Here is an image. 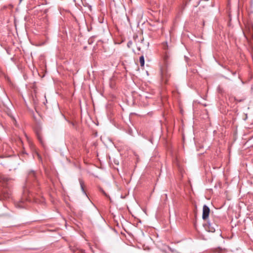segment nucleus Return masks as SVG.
I'll return each instance as SVG.
<instances>
[{
	"label": "nucleus",
	"mask_w": 253,
	"mask_h": 253,
	"mask_svg": "<svg viewBox=\"0 0 253 253\" xmlns=\"http://www.w3.org/2000/svg\"><path fill=\"white\" fill-rule=\"evenodd\" d=\"M218 219L215 217L209 219L206 225V229L209 232H214L216 229L218 228Z\"/></svg>",
	"instance_id": "1"
},
{
	"label": "nucleus",
	"mask_w": 253,
	"mask_h": 253,
	"mask_svg": "<svg viewBox=\"0 0 253 253\" xmlns=\"http://www.w3.org/2000/svg\"><path fill=\"white\" fill-rule=\"evenodd\" d=\"M170 77V73L167 68L161 70V80L163 84H167Z\"/></svg>",
	"instance_id": "2"
},
{
	"label": "nucleus",
	"mask_w": 253,
	"mask_h": 253,
	"mask_svg": "<svg viewBox=\"0 0 253 253\" xmlns=\"http://www.w3.org/2000/svg\"><path fill=\"white\" fill-rule=\"evenodd\" d=\"M246 29L248 36L253 40V23L251 22H248L246 26Z\"/></svg>",
	"instance_id": "3"
},
{
	"label": "nucleus",
	"mask_w": 253,
	"mask_h": 253,
	"mask_svg": "<svg viewBox=\"0 0 253 253\" xmlns=\"http://www.w3.org/2000/svg\"><path fill=\"white\" fill-rule=\"evenodd\" d=\"M11 196V191L9 189L6 187L3 188L1 191V195L0 197V201L3 199H7Z\"/></svg>",
	"instance_id": "4"
},
{
	"label": "nucleus",
	"mask_w": 253,
	"mask_h": 253,
	"mask_svg": "<svg viewBox=\"0 0 253 253\" xmlns=\"http://www.w3.org/2000/svg\"><path fill=\"white\" fill-rule=\"evenodd\" d=\"M210 212V209L209 207L205 205L203 206V214H202V218L204 220H206L208 218L209 216V214Z\"/></svg>",
	"instance_id": "5"
},
{
	"label": "nucleus",
	"mask_w": 253,
	"mask_h": 253,
	"mask_svg": "<svg viewBox=\"0 0 253 253\" xmlns=\"http://www.w3.org/2000/svg\"><path fill=\"white\" fill-rule=\"evenodd\" d=\"M169 57H170V55H169V53L166 51L165 52V54L164 56V60L166 63L167 62H168Z\"/></svg>",
	"instance_id": "6"
},
{
	"label": "nucleus",
	"mask_w": 253,
	"mask_h": 253,
	"mask_svg": "<svg viewBox=\"0 0 253 253\" xmlns=\"http://www.w3.org/2000/svg\"><path fill=\"white\" fill-rule=\"evenodd\" d=\"M139 62H140L141 67H144V64H145V60H144V56L142 55L140 57Z\"/></svg>",
	"instance_id": "7"
},
{
	"label": "nucleus",
	"mask_w": 253,
	"mask_h": 253,
	"mask_svg": "<svg viewBox=\"0 0 253 253\" xmlns=\"http://www.w3.org/2000/svg\"><path fill=\"white\" fill-rule=\"evenodd\" d=\"M79 182H80V186H81V189H82L83 192L84 193H85V191L84 190V183L83 180L81 179H80Z\"/></svg>",
	"instance_id": "8"
},
{
	"label": "nucleus",
	"mask_w": 253,
	"mask_h": 253,
	"mask_svg": "<svg viewBox=\"0 0 253 253\" xmlns=\"http://www.w3.org/2000/svg\"><path fill=\"white\" fill-rule=\"evenodd\" d=\"M163 48L165 50H168L169 49V45L167 42L163 43Z\"/></svg>",
	"instance_id": "9"
},
{
	"label": "nucleus",
	"mask_w": 253,
	"mask_h": 253,
	"mask_svg": "<svg viewBox=\"0 0 253 253\" xmlns=\"http://www.w3.org/2000/svg\"><path fill=\"white\" fill-rule=\"evenodd\" d=\"M1 180L4 183H7L9 181V179L7 177L3 176Z\"/></svg>",
	"instance_id": "10"
},
{
	"label": "nucleus",
	"mask_w": 253,
	"mask_h": 253,
	"mask_svg": "<svg viewBox=\"0 0 253 253\" xmlns=\"http://www.w3.org/2000/svg\"><path fill=\"white\" fill-rule=\"evenodd\" d=\"M29 176L35 177V171H31V172H30L29 173Z\"/></svg>",
	"instance_id": "11"
},
{
	"label": "nucleus",
	"mask_w": 253,
	"mask_h": 253,
	"mask_svg": "<svg viewBox=\"0 0 253 253\" xmlns=\"http://www.w3.org/2000/svg\"><path fill=\"white\" fill-rule=\"evenodd\" d=\"M100 191L106 197H108V195L105 193V192L102 189H100Z\"/></svg>",
	"instance_id": "12"
},
{
	"label": "nucleus",
	"mask_w": 253,
	"mask_h": 253,
	"mask_svg": "<svg viewBox=\"0 0 253 253\" xmlns=\"http://www.w3.org/2000/svg\"><path fill=\"white\" fill-rule=\"evenodd\" d=\"M235 100H236L237 102H241L243 100L242 99H236V98H235Z\"/></svg>",
	"instance_id": "13"
},
{
	"label": "nucleus",
	"mask_w": 253,
	"mask_h": 253,
	"mask_svg": "<svg viewBox=\"0 0 253 253\" xmlns=\"http://www.w3.org/2000/svg\"><path fill=\"white\" fill-rule=\"evenodd\" d=\"M71 124H72V125L73 126H74V123L72 122V123H71Z\"/></svg>",
	"instance_id": "14"
},
{
	"label": "nucleus",
	"mask_w": 253,
	"mask_h": 253,
	"mask_svg": "<svg viewBox=\"0 0 253 253\" xmlns=\"http://www.w3.org/2000/svg\"><path fill=\"white\" fill-rule=\"evenodd\" d=\"M233 75H235L236 74V72H233Z\"/></svg>",
	"instance_id": "15"
},
{
	"label": "nucleus",
	"mask_w": 253,
	"mask_h": 253,
	"mask_svg": "<svg viewBox=\"0 0 253 253\" xmlns=\"http://www.w3.org/2000/svg\"><path fill=\"white\" fill-rule=\"evenodd\" d=\"M252 90L253 92V86L252 87Z\"/></svg>",
	"instance_id": "16"
},
{
	"label": "nucleus",
	"mask_w": 253,
	"mask_h": 253,
	"mask_svg": "<svg viewBox=\"0 0 253 253\" xmlns=\"http://www.w3.org/2000/svg\"><path fill=\"white\" fill-rule=\"evenodd\" d=\"M244 35H245V36H246V38H247V37L246 36V34L245 33H244Z\"/></svg>",
	"instance_id": "17"
},
{
	"label": "nucleus",
	"mask_w": 253,
	"mask_h": 253,
	"mask_svg": "<svg viewBox=\"0 0 253 253\" xmlns=\"http://www.w3.org/2000/svg\"><path fill=\"white\" fill-rule=\"evenodd\" d=\"M38 155L39 158H41V157L40 156V155L39 154H38Z\"/></svg>",
	"instance_id": "18"
},
{
	"label": "nucleus",
	"mask_w": 253,
	"mask_h": 253,
	"mask_svg": "<svg viewBox=\"0 0 253 253\" xmlns=\"http://www.w3.org/2000/svg\"><path fill=\"white\" fill-rule=\"evenodd\" d=\"M22 1V0H20V2H21Z\"/></svg>",
	"instance_id": "19"
}]
</instances>
